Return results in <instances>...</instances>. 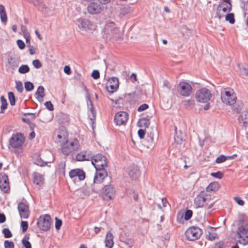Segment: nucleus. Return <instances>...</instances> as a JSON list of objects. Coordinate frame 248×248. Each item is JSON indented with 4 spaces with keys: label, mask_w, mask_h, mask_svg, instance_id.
<instances>
[{
    "label": "nucleus",
    "mask_w": 248,
    "mask_h": 248,
    "mask_svg": "<svg viewBox=\"0 0 248 248\" xmlns=\"http://www.w3.org/2000/svg\"><path fill=\"white\" fill-rule=\"evenodd\" d=\"M194 203L197 208L205 207L207 209L211 208L215 204L213 202L211 195H208L205 191H201L195 198Z\"/></svg>",
    "instance_id": "obj_1"
},
{
    "label": "nucleus",
    "mask_w": 248,
    "mask_h": 248,
    "mask_svg": "<svg viewBox=\"0 0 248 248\" xmlns=\"http://www.w3.org/2000/svg\"><path fill=\"white\" fill-rule=\"evenodd\" d=\"M212 97V93L208 89L202 88L197 91L195 93V98L198 102L207 103L204 107V110H208L210 108L208 103Z\"/></svg>",
    "instance_id": "obj_2"
},
{
    "label": "nucleus",
    "mask_w": 248,
    "mask_h": 248,
    "mask_svg": "<svg viewBox=\"0 0 248 248\" xmlns=\"http://www.w3.org/2000/svg\"><path fill=\"white\" fill-rule=\"evenodd\" d=\"M80 147L78 140L76 139L66 140L62 144L61 151L66 156L79 149Z\"/></svg>",
    "instance_id": "obj_3"
},
{
    "label": "nucleus",
    "mask_w": 248,
    "mask_h": 248,
    "mask_svg": "<svg viewBox=\"0 0 248 248\" xmlns=\"http://www.w3.org/2000/svg\"><path fill=\"white\" fill-rule=\"evenodd\" d=\"M235 237L238 239V243L244 245L248 244V224H239Z\"/></svg>",
    "instance_id": "obj_4"
},
{
    "label": "nucleus",
    "mask_w": 248,
    "mask_h": 248,
    "mask_svg": "<svg viewBox=\"0 0 248 248\" xmlns=\"http://www.w3.org/2000/svg\"><path fill=\"white\" fill-rule=\"evenodd\" d=\"M107 176L108 172L105 169H96L93 183L92 185V189L93 192H98L99 189L96 187V185L101 184Z\"/></svg>",
    "instance_id": "obj_5"
},
{
    "label": "nucleus",
    "mask_w": 248,
    "mask_h": 248,
    "mask_svg": "<svg viewBox=\"0 0 248 248\" xmlns=\"http://www.w3.org/2000/svg\"><path fill=\"white\" fill-rule=\"evenodd\" d=\"M221 99L224 104L231 106L236 102L237 96L233 90L227 88L221 92Z\"/></svg>",
    "instance_id": "obj_6"
},
{
    "label": "nucleus",
    "mask_w": 248,
    "mask_h": 248,
    "mask_svg": "<svg viewBox=\"0 0 248 248\" xmlns=\"http://www.w3.org/2000/svg\"><path fill=\"white\" fill-rule=\"evenodd\" d=\"M104 33L106 37L109 39H116L119 36L120 30L114 22H110L106 24Z\"/></svg>",
    "instance_id": "obj_7"
},
{
    "label": "nucleus",
    "mask_w": 248,
    "mask_h": 248,
    "mask_svg": "<svg viewBox=\"0 0 248 248\" xmlns=\"http://www.w3.org/2000/svg\"><path fill=\"white\" fill-rule=\"evenodd\" d=\"M202 233V230L198 227L193 226L186 231L185 235L189 241H195L200 237Z\"/></svg>",
    "instance_id": "obj_8"
},
{
    "label": "nucleus",
    "mask_w": 248,
    "mask_h": 248,
    "mask_svg": "<svg viewBox=\"0 0 248 248\" xmlns=\"http://www.w3.org/2000/svg\"><path fill=\"white\" fill-rule=\"evenodd\" d=\"M25 141V138L21 133L13 134L9 140V145L13 148H20Z\"/></svg>",
    "instance_id": "obj_9"
},
{
    "label": "nucleus",
    "mask_w": 248,
    "mask_h": 248,
    "mask_svg": "<svg viewBox=\"0 0 248 248\" xmlns=\"http://www.w3.org/2000/svg\"><path fill=\"white\" fill-rule=\"evenodd\" d=\"M92 163L95 169H105L108 165L107 158L101 154H97L93 156Z\"/></svg>",
    "instance_id": "obj_10"
},
{
    "label": "nucleus",
    "mask_w": 248,
    "mask_h": 248,
    "mask_svg": "<svg viewBox=\"0 0 248 248\" xmlns=\"http://www.w3.org/2000/svg\"><path fill=\"white\" fill-rule=\"evenodd\" d=\"M37 225L42 231H48L51 226V218L50 216L48 215L41 216L38 219Z\"/></svg>",
    "instance_id": "obj_11"
},
{
    "label": "nucleus",
    "mask_w": 248,
    "mask_h": 248,
    "mask_svg": "<svg viewBox=\"0 0 248 248\" xmlns=\"http://www.w3.org/2000/svg\"><path fill=\"white\" fill-rule=\"evenodd\" d=\"M192 90L191 85L186 82H180L177 86L178 93L183 96H189L192 93Z\"/></svg>",
    "instance_id": "obj_12"
},
{
    "label": "nucleus",
    "mask_w": 248,
    "mask_h": 248,
    "mask_svg": "<svg viewBox=\"0 0 248 248\" xmlns=\"http://www.w3.org/2000/svg\"><path fill=\"white\" fill-rule=\"evenodd\" d=\"M232 4L226 5L224 2L220 3L217 7L215 18L221 19L225 16V14L232 10Z\"/></svg>",
    "instance_id": "obj_13"
},
{
    "label": "nucleus",
    "mask_w": 248,
    "mask_h": 248,
    "mask_svg": "<svg viewBox=\"0 0 248 248\" xmlns=\"http://www.w3.org/2000/svg\"><path fill=\"white\" fill-rule=\"evenodd\" d=\"M103 198L106 200H110L114 198L115 194V189L112 185L105 186L102 191Z\"/></svg>",
    "instance_id": "obj_14"
},
{
    "label": "nucleus",
    "mask_w": 248,
    "mask_h": 248,
    "mask_svg": "<svg viewBox=\"0 0 248 248\" xmlns=\"http://www.w3.org/2000/svg\"><path fill=\"white\" fill-rule=\"evenodd\" d=\"M0 188L4 193H9L10 185L8 175L4 172L0 174Z\"/></svg>",
    "instance_id": "obj_15"
},
{
    "label": "nucleus",
    "mask_w": 248,
    "mask_h": 248,
    "mask_svg": "<svg viewBox=\"0 0 248 248\" xmlns=\"http://www.w3.org/2000/svg\"><path fill=\"white\" fill-rule=\"evenodd\" d=\"M128 114L125 111L117 112L114 117V121L117 125L125 124L128 119Z\"/></svg>",
    "instance_id": "obj_16"
},
{
    "label": "nucleus",
    "mask_w": 248,
    "mask_h": 248,
    "mask_svg": "<svg viewBox=\"0 0 248 248\" xmlns=\"http://www.w3.org/2000/svg\"><path fill=\"white\" fill-rule=\"evenodd\" d=\"M17 209L21 218H28L30 215L29 207L26 203L21 202L18 203Z\"/></svg>",
    "instance_id": "obj_17"
},
{
    "label": "nucleus",
    "mask_w": 248,
    "mask_h": 248,
    "mask_svg": "<svg viewBox=\"0 0 248 248\" xmlns=\"http://www.w3.org/2000/svg\"><path fill=\"white\" fill-rule=\"evenodd\" d=\"M88 13L92 15L101 13L103 10V7L96 2L90 3L87 7Z\"/></svg>",
    "instance_id": "obj_18"
},
{
    "label": "nucleus",
    "mask_w": 248,
    "mask_h": 248,
    "mask_svg": "<svg viewBox=\"0 0 248 248\" xmlns=\"http://www.w3.org/2000/svg\"><path fill=\"white\" fill-rule=\"evenodd\" d=\"M119 87V80L117 78L112 77L108 80L107 85V89L108 92L113 93L115 92Z\"/></svg>",
    "instance_id": "obj_19"
},
{
    "label": "nucleus",
    "mask_w": 248,
    "mask_h": 248,
    "mask_svg": "<svg viewBox=\"0 0 248 248\" xmlns=\"http://www.w3.org/2000/svg\"><path fill=\"white\" fill-rule=\"evenodd\" d=\"M93 158V155L91 151H84L76 155V159L79 161L84 160H90Z\"/></svg>",
    "instance_id": "obj_20"
},
{
    "label": "nucleus",
    "mask_w": 248,
    "mask_h": 248,
    "mask_svg": "<svg viewBox=\"0 0 248 248\" xmlns=\"http://www.w3.org/2000/svg\"><path fill=\"white\" fill-rule=\"evenodd\" d=\"M69 176L71 178L78 177L79 180L82 181L85 178V173L82 170L76 169L71 170L69 172Z\"/></svg>",
    "instance_id": "obj_21"
},
{
    "label": "nucleus",
    "mask_w": 248,
    "mask_h": 248,
    "mask_svg": "<svg viewBox=\"0 0 248 248\" xmlns=\"http://www.w3.org/2000/svg\"><path fill=\"white\" fill-rule=\"evenodd\" d=\"M78 26L80 29L87 30L92 28L93 24L90 21L87 19L80 18L78 20Z\"/></svg>",
    "instance_id": "obj_22"
},
{
    "label": "nucleus",
    "mask_w": 248,
    "mask_h": 248,
    "mask_svg": "<svg viewBox=\"0 0 248 248\" xmlns=\"http://www.w3.org/2000/svg\"><path fill=\"white\" fill-rule=\"evenodd\" d=\"M90 104L88 105V117L90 118L92 123H94V121L96 119V111L94 108L93 103L91 99H89Z\"/></svg>",
    "instance_id": "obj_23"
},
{
    "label": "nucleus",
    "mask_w": 248,
    "mask_h": 248,
    "mask_svg": "<svg viewBox=\"0 0 248 248\" xmlns=\"http://www.w3.org/2000/svg\"><path fill=\"white\" fill-rule=\"evenodd\" d=\"M113 238L114 237L112 233L109 231L108 232L105 240V247L106 248H113L114 245Z\"/></svg>",
    "instance_id": "obj_24"
},
{
    "label": "nucleus",
    "mask_w": 248,
    "mask_h": 248,
    "mask_svg": "<svg viewBox=\"0 0 248 248\" xmlns=\"http://www.w3.org/2000/svg\"><path fill=\"white\" fill-rule=\"evenodd\" d=\"M36 98L38 101L42 102L44 100L43 98L45 96V88L42 86H39L38 87L37 91L35 93Z\"/></svg>",
    "instance_id": "obj_25"
},
{
    "label": "nucleus",
    "mask_w": 248,
    "mask_h": 248,
    "mask_svg": "<svg viewBox=\"0 0 248 248\" xmlns=\"http://www.w3.org/2000/svg\"><path fill=\"white\" fill-rule=\"evenodd\" d=\"M231 106H232V111L234 113L238 114L241 113L243 109L244 104L239 101L236 102Z\"/></svg>",
    "instance_id": "obj_26"
},
{
    "label": "nucleus",
    "mask_w": 248,
    "mask_h": 248,
    "mask_svg": "<svg viewBox=\"0 0 248 248\" xmlns=\"http://www.w3.org/2000/svg\"><path fill=\"white\" fill-rule=\"evenodd\" d=\"M33 183L35 184L41 186L43 184V177L40 173L35 172L33 174Z\"/></svg>",
    "instance_id": "obj_27"
},
{
    "label": "nucleus",
    "mask_w": 248,
    "mask_h": 248,
    "mask_svg": "<svg viewBox=\"0 0 248 248\" xmlns=\"http://www.w3.org/2000/svg\"><path fill=\"white\" fill-rule=\"evenodd\" d=\"M132 11V9L129 6H124L120 8L119 16L121 17L129 15Z\"/></svg>",
    "instance_id": "obj_28"
},
{
    "label": "nucleus",
    "mask_w": 248,
    "mask_h": 248,
    "mask_svg": "<svg viewBox=\"0 0 248 248\" xmlns=\"http://www.w3.org/2000/svg\"><path fill=\"white\" fill-rule=\"evenodd\" d=\"M238 120L240 123H242L244 126L248 123V111H242Z\"/></svg>",
    "instance_id": "obj_29"
},
{
    "label": "nucleus",
    "mask_w": 248,
    "mask_h": 248,
    "mask_svg": "<svg viewBox=\"0 0 248 248\" xmlns=\"http://www.w3.org/2000/svg\"><path fill=\"white\" fill-rule=\"evenodd\" d=\"M0 17L1 22L5 23L7 21V16L4 6L0 4Z\"/></svg>",
    "instance_id": "obj_30"
},
{
    "label": "nucleus",
    "mask_w": 248,
    "mask_h": 248,
    "mask_svg": "<svg viewBox=\"0 0 248 248\" xmlns=\"http://www.w3.org/2000/svg\"><path fill=\"white\" fill-rule=\"evenodd\" d=\"M137 124L139 127L148 128L150 125V121L147 118H142L138 122Z\"/></svg>",
    "instance_id": "obj_31"
},
{
    "label": "nucleus",
    "mask_w": 248,
    "mask_h": 248,
    "mask_svg": "<svg viewBox=\"0 0 248 248\" xmlns=\"http://www.w3.org/2000/svg\"><path fill=\"white\" fill-rule=\"evenodd\" d=\"M219 188V185L217 182H213L210 184L206 187L207 191H216Z\"/></svg>",
    "instance_id": "obj_32"
},
{
    "label": "nucleus",
    "mask_w": 248,
    "mask_h": 248,
    "mask_svg": "<svg viewBox=\"0 0 248 248\" xmlns=\"http://www.w3.org/2000/svg\"><path fill=\"white\" fill-rule=\"evenodd\" d=\"M0 101L1 102V106L0 107V113H2L4 112V110L7 108L8 104L7 100L4 96H1L0 97Z\"/></svg>",
    "instance_id": "obj_33"
},
{
    "label": "nucleus",
    "mask_w": 248,
    "mask_h": 248,
    "mask_svg": "<svg viewBox=\"0 0 248 248\" xmlns=\"http://www.w3.org/2000/svg\"><path fill=\"white\" fill-rule=\"evenodd\" d=\"M248 221V215L246 214H241L239 216V224H245Z\"/></svg>",
    "instance_id": "obj_34"
},
{
    "label": "nucleus",
    "mask_w": 248,
    "mask_h": 248,
    "mask_svg": "<svg viewBox=\"0 0 248 248\" xmlns=\"http://www.w3.org/2000/svg\"><path fill=\"white\" fill-rule=\"evenodd\" d=\"M225 20L232 24L235 22L234 15L233 13H229L225 16Z\"/></svg>",
    "instance_id": "obj_35"
},
{
    "label": "nucleus",
    "mask_w": 248,
    "mask_h": 248,
    "mask_svg": "<svg viewBox=\"0 0 248 248\" xmlns=\"http://www.w3.org/2000/svg\"><path fill=\"white\" fill-rule=\"evenodd\" d=\"M29 236H25L22 240V243L25 248H31V243L29 241Z\"/></svg>",
    "instance_id": "obj_36"
},
{
    "label": "nucleus",
    "mask_w": 248,
    "mask_h": 248,
    "mask_svg": "<svg viewBox=\"0 0 248 248\" xmlns=\"http://www.w3.org/2000/svg\"><path fill=\"white\" fill-rule=\"evenodd\" d=\"M30 71V67L28 65H22L18 69L19 73L21 74H26Z\"/></svg>",
    "instance_id": "obj_37"
},
{
    "label": "nucleus",
    "mask_w": 248,
    "mask_h": 248,
    "mask_svg": "<svg viewBox=\"0 0 248 248\" xmlns=\"http://www.w3.org/2000/svg\"><path fill=\"white\" fill-rule=\"evenodd\" d=\"M8 98H9V100L10 101L11 105L12 106L15 105L16 98H15L14 93L13 92H10L8 93Z\"/></svg>",
    "instance_id": "obj_38"
},
{
    "label": "nucleus",
    "mask_w": 248,
    "mask_h": 248,
    "mask_svg": "<svg viewBox=\"0 0 248 248\" xmlns=\"http://www.w3.org/2000/svg\"><path fill=\"white\" fill-rule=\"evenodd\" d=\"M25 88L26 91L30 92L34 89L33 84L30 81H26L24 83Z\"/></svg>",
    "instance_id": "obj_39"
},
{
    "label": "nucleus",
    "mask_w": 248,
    "mask_h": 248,
    "mask_svg": "<svg viewBox=\"0 0 248 248\" xmlns=\"http://www.w3.org/2000/svg\"><path fill=\"white\" fill-rule=\"evenodd\" d=\"M195 105V102L194 100H188L184 101V106L186 108H192Z\"/></svg>",
    "instance_id": "obj_40"
},
{
    "label": "nucleus",
    "mask_w": 248,
    "mask_h": 248,
    "mask_svg": "<svg viewBox=\"0 0 248 248\" xmlns=\"http://www.w3.org/2000/svg\"><path fill=\"white\" fill-rule=\"evenodd\" d=\"M154 141L153 140H151L146 138L144 142V145L148 148L152 147L154 145Z\"/></svg>",
    "instance_id": "obj_41"
},
{
    "label": "nucleus",
    "mask_w": 248,
    "mask_h": 248,
    "mask_svg": "<svg viewBox=\"0 0 248 248\" xmlns=\"http://www.w3.org/2000/svg\"><path fill=\"white\" fill-rule=\"evenodd\" d=\"M129 176L133 179H136L139 176V172L137 170H131L128 172Z\"/></svg>",
    "instance_id": "obj_42"
},
{
    "label": "nucleus",
    "mask_w": 248,
    "mask_h": 248,
    "mask_svg": "<svg viewBox=\"0 0 248 248\" xmlns=\"http://www.w3.org/2000/svg\"><path fill=\"white\" fill-rule=\"evenodd\" d=\"M2 233L6 238H11L12 236V233L8 228H4L2 230Z\"/></svg>",
    "instance_id": "obj_43"
},
{
    "label": "nucleus",
    "mask_w": 248,
    "mask_h": 248,
    "mask_svg": "<svg viewBox=\"0 0 248 248\" xmlns=\"http://www.w3.org/2000/svg\"><path fill=\"white\" fill-rule=\"evenodd\" d=\"M217 237L218 234L217 233L211 232H209V234L207 236V239L211 241L215 240Z\"/></svg>",
    "instance_id": "obj_44"
},
{
    "label": "nucleus",
    "mask_w": 248,
    "mask_h": 248,
    "mask_svg": "<svg viewBox=\"0 0 248 248\" xmlns=\"http://www.w3.org/2000/svg\"><path fill=\"white\" fill-rule=\"evenodd\" d=\"M193 215V212L191 210L187 209L186 211L184 214V218L186 220H188L191 218Z\"/></svg>",
    "instance_id": "obj_45"
},
{
    "label": "nucleus",
    "mask_w": 248,
    "mask_h": 248,
    "mask_svg": "<svg viewBox=\"0 0 248 248\" xmlns=\"http://www.w3.org/2000/svg\"><path fill=\"white\" fill-rule=\"evenodd\" d=\"M227 157L231 158V156L227 157V156H224V155H220L217 158V159L216 160V162L217 163H222L226 160Z\"/></svg>",
    "instance_id": "obj_46"
},
{
    "label": "nucleus",
    "mask_w": 248,
    "mask_h": 248,
    "mask_svg": "<svg viewBox=\"0 0 248 248\" xmlns=\"http://www.w3.org/2000/svg\"><path fill=\"white\" fill-rule=\"evenodd\" d=\"M16 88L19 93H22L23 91L22 83L20 81H16Z\"/></svg>",
    "instance_id": "obj_47"
},
{
    "label": "nucleus",
    "mask_w": 248,
    "mask_h": 248,
    "mask_svg": "<svg viewBox=\"0 0 248 248\" xmlns=\"http://www.w3.org/2000/svg\"><path fill=\"white\" fill-rule=\"evenodd\" d=\"M37 6L39 7V9L41 10L42 12H47L48 11V8L46 5L42 2L39 1V4Z\"/></svg>",
    "instance_id": "obj_48"
},
{
    "label": "nucleus",
    "mask_w": 248,
    "mask_h": 248,
    "mask_svg": "<svg viewBox=\"0 0 248 248\" xmlns=\"http://www.w3.org/2000/svg\"><path fill=\"white\" fill-rule=\"evenodd\" d=\"M5 248H14L15 245L12 241L5 240L4 243Z\"/></svg>",
    "instance_id": "obj_49"
},
{
    "label": "nucleus",
    "mask_w": 248,
    "mask_h": 248,
    "mask_svg": "<svg viewBox=\"0 0 248 248\" xmlns=\"http://www.w3.org/2000/svg\"><path fill=\"white\" fill-rule=\"evenodd\" d=\"M21 227L22 228V232H25L27 231L28 228V222L27 221H21Z\"/></svg>",
    "instance_id": "obj_50"
},
{
    "label": "nucleus",
    "mask_w": 248,
    "mask_h": 248,
    "mask_svg": "<svg viewBox=\"0 0 248 248\" xmlns=\"http://www.w3.org/2000/svg\"><path fill=\"white\" fill-rule=\"evenodd\" d=\"M62 220L60 219H59L57 217H55V228L56 230H59L62 225Z\"/></svg>",
    "instance_id": "obj_51"
},
{
    "label": "nucleus",
    "mask_w": 248,
    "mask_h": 248,
    "mask_svg": "<svg viewBox=\"0 0 248 248\" xmlns=\"http://www.w3.org/2000/svg\"><path fill=\"white\" fill-rule=\"evenodd\" d=\"M211 175L218 179H221L223 176V174L220 171H217L211 173Z\"/></svg>",
    "instance_id": "obj_52"
},
{
    "label": "nucleus",
    "mask_w": 248,
    "mask_h": 248,
    "mask_svg": "<svg viewBox=\"0 0 248 248\" xmlns=\"http://www.w3.org/2000/svg\"><path fill=\"white\" fill-rule=\"evenodd\" d=\"M45 106H46V108L50 111H52L54 110L53 105L50 101H46L45 103Z\"/></svg>",
    "instance_id": "obj_53"
},
{
    "label": "nucleus",
    "mask_w": 248,
    "mask_h": 248,
    "mask_svg": "<svg viewBox=\"0 0 248 248\" xmlns=\"http://www.w3.org/2000/svg\"><path fill=\"white\" fill-rule=\"evenodd\" d=\"M32 64L36 68H40L42 67V64L40 61L38 60H33L32 62Z\"/></svg>",
    "instance_id": "obj_54"
},
{
    "label": "nucleus",
    "mask_w": 248,
    "mask_h": 248,
    "mask_svg": "<svg viewBox=\"0 0 248 248\" xmlns=\"http://www.w3.org/2000/svg\"><path fill=\"white\" fill-rule=\"evenodd\" d=\"M91 76L93 78L95 79L99 78L100 77V73L99 71L97 70H94L91 74Z\"/></svg>",
    "instance_id": "obj_55"
},
{
    "label": "nucleus",
    "mask_w": 248,
    "mask_h": 248,
    "mask_svg": "<svg viewBox=\"0 0 248 248\" xmlns=\"http://www.w3.org/2000/svg\"><path fill=\"white\" fill-rule=\"evenodd\" d=\"M16 43H17V44L19 48L20 49H23L25 48V45L24 42L22 40H21L20 39H18L17 40Z\"/></svg>",
    "instance_id": "obj_56"
},
{
    "label": "nucleus",
    "mask_w": 248,
    "mask_h": 248,
    "mask_svg": "<svg viewBox=\"0 0 248 248\" xmlns=\"http://www.w3.org/2000/svg\"><path fill=\"white\" fill-rule=\"evenodd\" d=\"M149 108L148 105L147 104H143L140 105L138 108V111L139 112L142 111L143 110H146Z\"/></svg>",
    "instance_id": "obj_57"
},
{
    "label": "nucleus",
    "mask_w": 248,
    "mask_h": 248,
    "mask_svg": "<svg viewBox=\"0 0 248 248\" xmlns=\"http://www.w3.org/2000/svg\"><path fill=\"white\" fill-rule=\"evenodd\" d=\"M234 201L239 205L243 206L244 204V202L240 197H235Z\"/></svg>",
    "instance_id": "obj_58"
},
{
    "label": "nucleus",
    "mask_w": 248,
    "mask_h": 248,
    "mask_svg": "<svg viewBox=\"0 0 248 248\" xmlns=\"http://www.w3.org/2000/svg\"><path fill=\"white\" fill-rule=\"evenodd\" d=\"M21 30L22 31L24 36L30 35V34L27 31V28L25 26L22 25L21 27Z\"/></svg>",
    "instance_id": "obj_59"
},
{
    "label": "nucleus",
    "mask_w": 248,
    "mask_h": 248,
    "mask_svg": "<svg viewBox=\"0 0 248 248\" xmlns=\"http://www.w3.org/2000/svg\"><path fill=\"white\" fill-rule=\"evenodd\" d=\"M215 248H226V247L224 246L223 242L219 241L216 244Z\"/></svg>",
    "instance_id": "obj_60"
},
{
    "label": "nucleus",
    "mask_w": 248,
    "mask_h": 248,
    "mask_svg": "<svg viewBox=\"0 0 248 248\" xmlns=\"http://www.w3.org/2000/svg\"><path fill=\"white\" fill-rule=\"evenodd\" d=\"M138 133L140 138L142 139L144 137L145 131L143 129H140L139 130Z\"/></svg>",
    "instance_id": "obj_61"
},
{
    "label": "nucleus",
    "mask_w": 248,
    "mask_h": 248,
    "mask_svg": "<svg viewBox=\"0 0 248 248\" xmlns=\"http://www.w3.org/2000/svg\"><path fill=\"white\" fill-rule=\"evenodd\" d=\"M146 138L151 140H153L155 141V137L154 132L152 131L150 132V133H148Z\"/></svg>",
    "instance_id": "obj_62"
},
{
    "label": "nucleus",
    "mask_w": 248,
    "mask_h": 248,
    "mask_svg": "<svg viewBox=\"0 0 248 248\" xmlns=\"http://www.w3.org/2000/svg\"><path fill=\"white\" fill-rule=\"evenodd\" d=\"M163 87L167 88L168 90H170V82L168 80H164L163 81Z\"/></svg>",
    "instance_id": "obj_63"
},
{
    "label": "nucleus",
    "mask_w": 248,
    "mask_h": 248,
    "mask_svg": "<svg viewBox=\"0 0 248 248\" xmlns=\"http://www.w3.org/2000/svg\"><path fill=\"white\" fill-rule=\"evenodd\" d=\"M64 72L70 75L71 73V70L70 67L69 66L66 65L64 67Z\"/></svg>",
    "instance_id": "obj_64"
}]
</instances>
